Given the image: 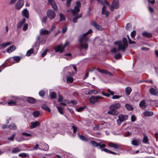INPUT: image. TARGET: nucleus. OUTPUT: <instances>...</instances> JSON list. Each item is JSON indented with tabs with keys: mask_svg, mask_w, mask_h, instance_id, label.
Here are the masks:
<instances>
[{
	"mask_svg": "<svg viewBox=\"0 0 158 158\" xmlns=\"http://www.w3.org/2000/svg\"><path fill=\"white\" fill-rule=\"evenodd\" d=\"M22 135H23L27 137H30L31 136V134L30 133H27L26 132H22Z\"/></svg>",
	"mask_w": 158,
	"mask_h": 158,
	"instance_id": "obj_57",
	"label": "nucleus"
},
{
	"mask_svg": "<svg viewBox=\"0 0 158 158\" xmlns=\"http://www.w3.org/2000/svg\"><path fill=\"white\" fill-rule=\"evenodd\" d=\"M11 43V42H8L0 44V49H2L6 48L7 46L10 45Z\"/></svg>",
	"mask_w": 158,
	"mask_h": 158,
	"instance_id": "obj_17",
	"label": "nucleus"
},
{
	"mask_svg": "<svg viewBox=\"0 0 158 158\" xmlns=\"http://www.w3.org/2000/svg\"><path fill=\"white\" fill-rule=\"evenodd\" d=\"M118 0H113L110 7V10L111 11H113L114 9H117L118 8Z\"/></svg>",
	"mask_w": 158,
	"mask_h": 158,
	"instance_id": "obj_5",
	"label": "nucleus"
},
{
	"mask_svg": "<svg viewBox=\"0 0 158 158\" xmlns=\"http://www.w3.org/2000/svg\"><path fill=\"white\" fill-rule=\"evenodd\" d=\"M118 119L117 120V122L119 126L121 123H119L118 121H119L120 122H122L124 121L127 120L128 118V116L127 115H124L121 114L118 116Z\"/></svg>",
	"mask_w": 158,
	"mask_h": 158,
	"instance_id": "obj_4",
	"label": "nucleus"
},
{
	"mask_svg": "<svg viewBox=\"0 0 158 158\" xmlns=\"http://www.w3.org/2000/svg\"><path fill=\"white\" fill-rule=\"evenodd\" d=\"M31 125L30 127V129H32L35 127L39 126L40 125V123L38 121L32 122H31Z\"/></svg>",
	"mask_w": 158,
	"mask_h": 158,
	"instance_id": "obj_14",
	"label": "nucleus"
},
{
	"mask_svg": "<svg viewBox=\"0 0 158 158\" xmlns=\"http://www.w3.org/2000/svg\"><path fill=\"white\" fill-rule=\"evenodd\" d=\"M22 15L27 19L29 17V13L28 10L27 9H24L21 12Z\"/></svg>",
	"mask_w": 158,
	"mask_h": 158,
	"instance_id": "obj_15",
	"label": "nucleus"
},
{
	"mask_svg": "<svg viewBox=\"0 0 158 158\" xmlns=\"http://www.w3.org/2000/svg\"><path fill=\"white\" fill-rule=\"evenodd\" d=\"M114 43L116 44H118V51L121 50L123 52H124L127 47L126 45L122 44L119 42L116 41Z\"/></svg>",
	"mask_w": 158,
	"mask_h": 158,
	"instance_id": "obj_3",
	"label": "nucleus"
},
{
	"mask_svg": "<svg viewBox=\"0 0 158 158\" xmlns=\"http://www.w3.org/2000/svg\"><path fill=\"white\" fill-rule=\"evenodd\" d=\"M103 98V97L100 96H92L90 97L89 101L91 103L94 104L96 102H99L100 100Z\"/></svg>",
	"mask_w": 158,
	"mask_h": 158,
	"instance_id": "obj_1",
	"label": "nucleus"
},
{
	"mask_svg": "<svg viewBox=\"0 0 158 158\" xmlns=\"http://www.w3.org/2000/svg\"><path fill=\"white\" fill-rule=\"evenodd\" d=\"M63 101V97L60 94L58 95V102H61Z\"/></svg>",
	"mask_w": 158,
	"mask_h": 158,
	"instance_id": "obj_55",
	"label": "nucleus"
},
{
	"mask_svg": "<svg viewBox=\"0 0 158 158\" xmlns=\"http://www.w3.org/2000/svg\"><path fill=\"white\" fill-rule=\"evenodd\" d=\"M48 52V49H45L41 54V56L44 57L47 54V52Z\"/></svg>",
	"mask_w": 158,
	"mask_h": 158,
	"instance_id": "obj_49",
	"label": "nucleus"
},
{
	"mask_svg": "<svg viewBox=\"0 0 158 158\" xmlns=\"http://www.w3.org/2000/svg\"><path fill=\"white\" fill-rule=\"evenodd\" d=\"M74 9H70V10L71 11L73 15L75 16L78 13L80 10V7L75 6L74 7Z\"/></svg>",
	"mask_w": 158,
	"mask_h": 158,
	"instance_id": "obj_11",
	"label": "nucleus"
},
{
	"mask_svg": "<svg viewBox=\"0 0 158 158\" xmlns=\"http://www.w3.org/2000/svg\"><path fill=\"white\" fill-rule=\"evenodd\" d=\"M50 32L47 30H44L41 32V34L42 35H48L50 33Z\"/></svg>",
	"mask_w": 158,
	"mask_h": 158,
	"instance_id": "obj_48",
	"label": "nucleus"
},
{
	"mask_svg": "<svg viewBox=\"0 0 158 158\" xmlns=\"http://www.w3.org/2000/svg\"><path fill=\"white\" fill-rule=\"evenodd\" d=\"M81 47L85 50H87L88 47V44L86 42H85V43H83L82 42V43H81Z\"/></svg>",
	"mask_w": 158,
	"mask_h": 158,
	"instance_id": "obj_31",
	"label": "nucleus"
},
{
	"mask_svg": "<svg viewBox=\"0 0 158 158\" xmlns=\"http://www.w3.org/2000/svg\"><path fill=\"white\" fill-rule=\"evenodd\" d=\"M16 135V134L15 133H14L11 137H9L8 138V139L9 140H10L11 141H13L14 140V138L15 137V136Z\"/></svg>",
	"mask_w": 158,
	"mask_h": 158,
	"instance_id": "obj_50",
	"label": "nucleus"
},
{
	"mask_svg": "<svg viewBox=\"0 0 158 158\" xmlns=\"http://www.w3.org/2000/svg\"><path fill=\"white\" fill-rule=\"evenodd\" d=\"M123 42L124 44L126 45L127 47H128L127 40L124 37L123 38Z\"/></svg>",
	"mask_w": 158,
	"mask_h": 158,
	"instance_id": "obj_54",
	"label": "nucleus"
},
{
	"mask_svg": "<svg viewBox=\"0 0 158 158\" xmlns=\"http://www.w3.org/2000/svg\"><path fill=\"white\" fill-rule=\"evenodd\" d=\"M26 21V19L25 18H23L22 19L20 20L19 22L17 23V28L18 29L21 28L23 25L25 23Z\"/></svg>",
	"mask_w": 158,
	"mask_h": 158,
	"instance_id": "obj_13",
	"label": "nucleus"
},
{
	"mask_svg": "<svg viewBox=\"0 0 158 158\" xmlns=\"http://www.w3.org/2000/svg\"><path fill=\"white\" fill-rule=\"evenodd\" d=\"M32 114L34 117H38L40 115V113L38 111H35L33 112Z\"/></svg>",
	"mask_w": 158,
	"mask_h": 158,
	"instance_id": "obj_41",
	"label": "nucleus"
},
{
	"mask_svg": "<svg viewBox=\"0 0 158 158\" xmlns=\"http://www.w3.org/2000/svg\"><path fill=\"white\" fill-rule=\"evenodd\" d=\"M125 107L128 110L131 111L134 110V107L131 105L129 104H125Z\"/></svg>",
	"mask_w": 158,
	"mask_h": 158,
	"instance_id": "obj_24",
	"label": "nucleus"
},
{
	"mask_svg": "<svg viewBox=\"0 0 158 158\" xmlns=\"http://www.w3.org/2000/svg\"><path fill=\"white\" fill-rule=\"evenodd\" d=\"M118 51V49H117L115 48H114L110 51L112 53H115Z\"/></svg>",
	"mask_w": 158,
	"mask_h": 158,
	"instance_id": "obj_60",
	"label": "nucleus"
},
{
	"mask_svg": "<svg viewBox=\"0 0 158 158\" xmlns=\"http://www.w3.org/2000/svg\"><path fill=\"white\" fill-rule=\"evenodd\" d=\"M24 3L23 0H19L15 5V8L18 10L20 9L23 6Z\"/></svg>",
	"mask_w": 158,
	"mask_h": 158,
	"instance_id": "obj_6",
	"label": "nucleus"
},
{
	"mask_svg": "<svg viewBox=\"0 0 158 158\" xmlns=\"http://www.w3.org/2000/svg\"><path fill=\"white\" fill-rule=\"evenodd\" d=\"M17 102L16 100L14 101L10 100L7 102V104L9 106H14L16 105Z\"/></svg>",
	"mask_w": 158,
	"mask_h": 158,
	"instance_id": "obj_27",
	"label": "nucleus"
},
{
	"mask_svg": "<svg viewBox=\"0 0 158 158\" xmlns=\"http://www.w3.org/2000/svg\"><path fill=\"white\" fill-rule=\"evenodd\" d=\"M27 28H28L27 24V23L25 24L23 26V29L24 31H26L27 29Z\"/></svg>",
	"mask_w": 158,
	"mask_h": 158,
	"instance_id": "obj_64",
	"label": "nucleus"
},
{
	"mask_svg": "<svg viewBox=\"0 0 158 158\" xmlns=\"http://www.w3.org/2000/svg\"><path fill=\"white\" fill-rule=\"evenodd\" d=\"M108 145L110 147L114 148L116 149H119L121 148L120 146L116 143L110 142L108 143Z\"/></svg>",
	"mask_w": 158,
	"mask_h": 158,
	"instance_id": "obj_16",
	"label": "nucleus"
},
{
	"mask_svg": "<svg viewBox=\"0 0 158 158\" xmlns=\"http://www.w3.org/2000/svg\"><path fill=\"white\" fill-rule=\"evenodd\" d=\"M125 93L127 95H129L132 91V89L130 87H127L125 89Z\"/></svg>",
	"mask_w": 158,
	"mask_h": 158,
	"instance_id": "obj_30",
	"label": "nucleus"
},
{
	"mask_svg": "<svg viewBox=\"0 0 158 158\" xmlns=\"http://www.w3.org/2000/svg\"><path fill=\"white\" fill-rule=\"evenodd\" d=\"M96 69L98 72L101 73L108 75L111 76H113V74L109 72L106 70L104 69H100L98 68H97Z\"/></svg>",
	"mask_w": 158,
	"mask_h": 158,
	"instance_id": "obj_9",
	"label": "nucleus"
},
{
	"mask_svg": "<svg viewBox=\"0 0 158 158\" xmlns=\"http://www.w3.org/2000/svg\"><path fill=\"white\" fill-rule=\"evenodd\" d=\"M82 17L81 14H78L75 16L73 19V22L74 23H76L77 22V19Z\"/></svg>",
	"mask_w": 158,
	"mask_h": 158,
	"instance_id": "obj_23",
	"label": "nucleus"
},
{
	"mask_svg": "<svg viewBox=\"0 0 158 158\" xmlns=\"http://www.w3.org/2000/svg\"><path fill=\"white\" fill-rule=\"evenodd\" d=\"M8 127L11 130H15L16 128V126L15 124L11 123L8 126Z\"/></svg>",
	"mask_w": 158,
	"mask_h": 158,
	"instance_id": "obj_32",
	"label": "nucleus"
},
{
	"mask_svg": "<svg viewBox=\"0 0 158 158\" xmlns=\"http://www.w3.org/2000/svg\"><path fill=\"white\" fill-rule=\"evenodd\" d=\"M51 5L52 7L53 8L54 11H56L58 10V8L55 2L53 1L51 2H49Z\"/></svg>",
	"mask_w": 158,
	"mask_h": 158,
	"instance_id": "obj_18",
	"label": "nucleus"
},
{
	"mask_svg": "<svg viewBox=\"0 0 158 158\" xmlns=\"http://www.w3.org/2000/svg\"><path fill=\"white\" fill-rule=\"evenodd\" d=\"M122 55H121L119 53H118L116 54L115 55L114 58L115 59H119L121 58Z\"/></svg>",
	"mask_w": 158,
	"mask_h": 158,
	"instance_id": "obj_53",
	"label": "nucleus"
},
{
	"mask_svg": "<svg viewBox=\"0 0 158 158\" xmlns=\"http://www.w3.org/2000/svg\"><path fill=\"white\" fill-rule=\"evenodd\" d=\"M79 138L80 139L85 142H88V139L86 137L84 136H83L82 135H79Z\"/></svg>",
	"mask_w": 158,
	"mask_h": 158,
	"instance_id": "obj_29",
	"label": "nucleus"
},
{
	"mask_svg": "<svg viewBox=\"0 0 158 158\" xmlns=\"http://www.w3.org/2000/svg\"><path fill=\"white\" fill-rule=\"evenodd\" d=\"M60 20L59 21L61 22L62 21H64L65 20V17L64 14L62 13H60L59 14Z\"/></svg>",
	"mask_w": 158,
	"mask_h": 158,
	"instance_id": "obj_28",
	"label": "nucleus"
},
{
	"mask_svg": "<svg viewBox=\"0 0 158 158\" xmlns=\"http://www.w3.org/2000/svg\"><path fill=\"white\" fill-rule=\"evenodd\" d=\"M89 37L87 35H84V34L79 37V41L80 43H82L83 41L86 42L88 41L89 40Z\"/></svg>",
	"mask_w": 158,
	"mask_h": 158,
	"instance_id": "obj_7",
	"label": "nucleus"
},
{
	"mask_svg": "<svg viewBox=\"0 0 158 158\" xmlns=\"http://www.w3.org/2000/svg\"><path fill=\"white\" fill-rule=\"evenodd\" d=\"M121 106L119 103H116L110 105L109 107L110 109L116 110L119 109Z\"/></svg>",
	"mask_w": 158,
	"mask_h": 158,
	"instance_id": "obj_12",
	"label": "nucleus"
},
{
	"mask_svg": "<svg viewBox=\"0 0 158 158\" xmlns=\"http://www.w3.org/2000/svg\"><path fill=\"white\" fill-rule=\"evenodd\" d=\"M131 120L132 122H134L136 120V118L134 115H132L131 117Z\"/></svg>",
	"mask_w": 158,
	"mask_h": 158,
	"instance_id": "obj_58",
	"label": "nucleus"
},
{
	"mask_svg": "<svg viewBox=\"0 0 158 158\" xmlns=\"http://www.w3.org/2000/svg\"><path fill=\"white\" fill-rule=\"evenodd\" d=\"M42 147L43 148V150L44 151H48L49 148V147L48 144L44 143L43 144Z\"/></svg>",
	"mask_w": 158,
	"mask_h": 158,
	"instance_id": "obj_33",
	"label": "nucleus"
},
{
	"mask_svg": "<svg viewBox=\"0 0 158 158\" xmlns=\"http://www.w3.org/2000/svg\"><path fill=\"white\" fill-rule=\"evenodd\" d=\"M56 97V94L55 92H52L50 94V97L51 99H55Z\"/></svg>",
	"mask_w": 158,
	"mask_h": 158,
	"instance_id": "obj_37",
	"label": "nucleus"
},
{
	"mask_svg": "<svg viewBox=\"0 0 158 158\" xmlns=\"http://www.w3.org/2000/svg\"><path fill=\"white\" fill-rule=\"evenodd\" d=\"M41 107L43 110L47 111L49 112H51V110L50 108L46 105L44 104L42 105Z\"/></svg>",
	"mask_w": 158,
	"mask_h": 158,
	"instance_id": "obj_25",
	"label": "nucleus"
},
{
	"mask_svg": "<svg viewBox=\"0 0 158 158\" xmlns=\"http://www.w3.org/2000/svg\"><path fill=\"white\" fill-rule=\"evenodd\" d=\"M20 151V149L18 148H14L12 151L13 153H16Z\"/></svg>",
	"mask_w": 158,
	"mask_h": 158,
	"instance_id": "obj_35",
	"label": "nucleus"
},
{
	"mask_svg": "<svg viewBox=\"0 0 158 158\" xmlns=\"http://www.w3.org/2000/svg\"><path fill=\"white\" fill-rule=\"evenodd\" d=\"M102 13L103 15H105L106 17H107L109 14V12L106 10H104L103 11H102Z\"/></svg>",
	"mask_w": 158,
	"mask_h": 158,
	"instance_id": "obj_52",
	"label": "nucleus"
},
{
	"mask_svg": "<svg viewBox=\"0 0 158 158\" xmlns=\"http://www.w3.org/2000/svg\"><path fill=\"white\" fill-rule=\"evenodd\" d=\"M142 35L143 36L146 38H149L152 36V35L150 33L146 31H143L142 32Z\"/></svg>",
	"mask_w": 158,
	"mask_h": 158,
	"instance_id": "obj_22",
	"label": "nucleus"
},
{
	"mask_svg": "<svg viewBox=\"0 0 158 158\" xmlns=\"http://www.w3.org/2000/svg\"><path fill=\"white\" fill-rule=\"evenodd\" d=\"M136 32L135 31H132L131 33V36L132 38H133L135 36Z\"/></svg>",
	"mask_w": 158,
	"mask_h": 158,
	"instance_id": "obj_56",
	"label": "nucleus"
},
{
	"mask_svg": "<svg viewBox=\"0 0 158 158\" xmlns=\"http://www.w3.org/2000/svg\"><path fill=\"white\" fill-rule=\"evenodd\" d=\"M149 91L152 95H156L157 94V92L156 89L153 88H151L149 89Z\"/></svg>",
	"mask_w": 158,
	"mask_h": 158,
	"instance_id": "obj_26",
	"label": "nucleus"
},
{
	"mask_svg": "<svg viewBox=\"0 0 158 158\" xmlns=\"http://www.w3.org/2000/svg\"><path fill=\"white\" fill-rule=\"evenodd\" d=\"M13 58L14 60L17 62H19L21 60V57L19 56H14Z\"/></svg>",
	"mask_w": 158,
	"mask_h": 158,
	"instance_id": "obj_38",
	"label": "nucleus"
},
{
	"mask_svg": "<svg viewBox=\"0 0 158 158\" xmlns=\"http://www.w3.org/2000/svg\"><path fill=\"white\" fill-rule=\"evenodd\" d=\"M90 24L98 30L101 31L102 29V27L100 25L98 24L95 21H91L90 23Z\"/></svg>",
	"mask_w": 158,
	"mask_h": 158,
	"instance_id": "obj_10",
	"label": "nucleus"
},
{
	"mask_svg": "<svg viewBox=\"0 0 158 158\" xmlns=\"http://www.w3.org/2000/svg\"><path fill=\"white\" fill-rule=\"evenodd\" d=\"M131 144L135 146H137L138 144V141L136 139H133L131 141Z\"/></svg>",
	"mask_w": 158,
	"mask_h": 158,
	"instance_id": "obj_44",
	"label": "nucleus"
},
{
	"mask_svg": "<svg viewBox=\"0 0 158 158\" xmlns=\"http://www.w3.org/2000/svg\"><path fill=\"white\" fill-rule=\"evenodd\" d=\"M45 93V92L44 90H42L39 91V94L40 96L43 97L44 96Z\"/></svg>",
	"mask_w": 158,
	"mask_h": 158,
	"instance_id": "obj_47",
	"label": "nucleus"
},
{
	"mask_svg": "<svg viewBox=\"0 0 158 158\" xmlns=\"http://www.w3.org/2000/svg\"><path fill=\"white\" fill-rule=\"evenodd\" d=\"M19 156L22 158H25L27 156V155L26 153H21L19 155Z\"/></svg>",
	"mask_w": 158,
	"mask_h": 158,
	"instance_id": "obj_51",
	"label": "nucleus"
},
{
	"mask_svg": "<svg viewBox=\"0 0 158 158\" xmlns=\"http://www.w3.org/2000/svg\"><path fill=\"white\" fill-rule=\"evenodd\" d=\"M54 49L55 50L56 52H59L60 53L63 52L64 50L62 44L54 46Z\"/></svg>",
	"mask_w": 158,
	"mask_h": 158,
	"instance_id": "obj_8",
	"label": "nucleus"
},
{
	"mask_svg": "<svg viewBox=\"0 0 158 158\" xmlns=\"http://www.w3.org/2000/svg\"><path fill=\"white\" fill-rule=\"evenodd\" d=\"M48 18V17H47V16L44 17L43 19L42 22L44 23H46L47 22V20Z\"/></svg>",
	"mask_w": 158,
	"mask_h": 158,
	"instance_id": "obj_63",
	"label": "nucleus"
},
{
	"mask_svg": "<svg viewBox=\"0 0 158 158\" xmlns=\"http://www.w3.org/2000/svg\"><path fill=\"white\" fill-rule=\"evenodd\" d=\"M67 103L68 104L72 103L73 105H76L77 103V102L76 100H68Z\"/></svg>",
	"mask_w": 158,
	"mask_h": 158,
	"instance_id": "obj_45",
	"label": "nucleus"
},
{
	"mask_svg": "<svg viewBox=\"0 0 158 158\" xmlns=\"http://www.w3.org/2000/svg\"><path fill=\"white\" fill-rule=\"evenodd\" d=\"M90 143L92 144L94 147H98L99 146V143H98L95 141H91Z\"/></svg>",
	"mask_w": 158,
	"mask_h": 158,
	"instance_id": "obj_34",
	"label": "nucleus"
},
{
	"mask_svg": "<svg viewBox=\"0 0 158 158\" xmlns=\"http://www.w3.org/2000/svg\"><path fill=\"white\" fill-rule=\"evenodd\" d=\"M72 0H67L66 2V6L67 7H69L70 6L71 2Z\"/></svg>",
	"mask_w": 158,
	"mask_h": 158,
	"instance_id": "obj_62",
	"label": "nucleus"
},
{
	"mask_svg": "<svg viewBox=\"0 0 158 158\" xmlns=\"http://www.w3.org/2000/svg\"><path fill=\"white\" fill-rule=\"evenodd\" d=\"M33 52V49L32 48L31 49L28 50L26 53V56H29L31 55V54Z\"/></svg>",
	"mask_w": 158,
	"mask_h": 158,
	"instance_id": "obj_43",
	"label": "nucleus"
},
{
	"mask_svg": "<svg viewBox=\"0 0 158 158\" xmlns=\"http://www.w3.org/2000/svg\"><path fill=\"white\" fill-rule=\"evenodd\" d=\"M67 82L72 83L73 81V80L72 77L71 76H68L67 78Z\"/></svg>",
	"mask_w": 158,
	"mask_h": 158,
	"instance_id": "obj_46",
	"label": "nucleus"
},
{
	"mask_svg": "<svg viewBox=\"0 0 158 158\" xmlns=\"http://www.w3.org/2000/svg\"><path fill=\"white\" fill-rule=\"evenodd\" d=\"M57 109L59 112V113L61 114H64V112L63 110V108L61 106H58L57 107Z\"/></svg>",
	"mask_w": 158,
	"mask_h": 158,
	"instance_id": "obj_42",
	"label": "nucleus"
},
{
	"mask_svg": "<svg viewBox=\"0 0 158 158\" xmlns=\"http://www.w3.org/2000/svg\"><path fill=\"white\" fill-rule=\"evenodd\" d=\"M146 104L144 100H142L140 102L139 104V106L140 107H143V106H145Z\"/></svg>",
	"mask_w": 158,
	"mask_h": 158,
	"instance_id": "obj_40",
	"label": "nucleus"
},
{
	"mask_svg": "<svg viewBox=\"0 0 158 158\" xmlns=\"http://www.w3.org/2000/svg\"><path fill=\"white\" fill-rule=\"evenodd\" d=\"M15 49V46L14 45H13L9 47L6 49V52L8 53H10Z\"/></svg>",
	"mask_w": 158,
	"mask_h": 158,
	"instance_id": "obj_20",
	"label": "nucleus"
},
{
	"mask_svg": "<svg viewBox=\"0 0 158 158\" xmlns=\"http://www.w3.org/2000/svg\"><path fill=\"white\" fill-rule=\"evenodd\" d=\"M121 96L117 95H114L112 97V98L113 99H118L120 97H121Z\"/></svg>",
	"mask_w": 158,
	"mask_h": 158,
	"instance_id": "obj_61",
	"label": "nucleus"
},
{
	"mask_svg": "<svg viewBox=\"0 0 158 158\" xmlns=\"http://www.w3.org/2000/svg\"><path fill=\"white\" fill-rule=\"evenodd\" d=\"M143 142L144 143H147L148 142V139L147 136H144L143 137Z\"/></svg>",
	"mask_w": 158,
	"mask_h": 158,
	"instance_id": "obj_39",
	"label": "nucleus"
},
{
	"mask_svg": "<svg viewBox=\"0 0 158 158\" xmlns=\"http://www.w3.org/2000/svg\"><path fill=\"white\" fill-rule=\"evenodd\" d=\"M98 93V91L97 90L95 89H92L90 90H89L88 93L86 94H96Z\"/></svg>",
	"mask_w": 158,
	"mask_h": 158,
	"instance_id": "obj_36",
	"label": "nucleus"
},
{
	"mask_svg": "<svg viewBox=\"0 0 158 158\" xmlns=\"http://www.w3.org/2000/svg\"><path fill=\"white\" fill-rule=\"evenodd\" d=\"M67 28L66 26H65L62 28V31L63 34L65 33L67 31Z\"/></svg>",
	"mask_w": 158,
	"mask_h": 158,
	"instance_id": "obj_59",
	"label": "nucleus"
},
{
	"mask_svg": "<svg viewBox=\"0 0 158 158\" xmlns=\"http://www.w3.org/2000/svg\"><path fill=\"white\" fill-rule=\"evenodd\" d=\"M27 101L29 103L34 104L35 103L36 100L35 98L31 97H28L27 98Z\"/></svg>",
	"mask_w": 158,
	"mask_h": 158,
	"instance_id": "obj_19",
	"label": "nucleus"
},
{
	"mask_svg": "<svg viewBox=\"0 0 158 158\" xmlns=\"http://www.w3.org/2000/svg\"><path fill=\"white\" fill-rule=\"evenodd\" d=\"M143 115L146 117H151L153 115V113L152 111H145L143 113Z\"/></svg>",
	"mask_w": 158,
	"mask_h": 158,
	"instance_id": "obj_21",
	"label": "nucleus"
},
{
	"mask_svg": "<svg viewBox=\"0 0 158 158\" xmlns=\"http://www.w3.org/2000/svg\"><path fill=\"white\" fill-rule=\"evenodd\" d=\"M47 16L50 20L54 19L56 16L55 11L52 9L48 10L47 12Z\"/></svg>",
	"mask_w": 158,
	"mask_h": 158,
	"instance_id": "obj_2",
	"label": "nucleus"
}]
</instances>
